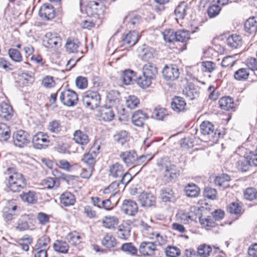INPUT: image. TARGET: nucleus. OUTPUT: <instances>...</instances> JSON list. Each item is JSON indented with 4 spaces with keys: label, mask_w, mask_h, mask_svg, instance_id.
I'll use <instances>...</instances> for the list:
<instances>
[{
    "label": "nucleus",
    "mask_w": 257,
    "mask_h": 257,
    "mask_svg": "<svg viewBox=\"0 0 257 257\" xmlns=\"http://www.w3.org/2000/svg\"><path fill=\"white\" fill-rule=\"evenodd\" d=\"M142 72L143 76L138 78L137 83L142 88H147L150 86L152 80L156 79L157 68L154 64L148 62L144 65Z\"/></svg>",
    "instance_id": "f257e3e1"
},
{
    "label": "nucleus",
    "mask_w": 257,
    "mask_h": 257,
    "mask_svg": "<svg viewBox=\"0 0 257 257\" xmlns=\"http://www.w3.org/2000/svg\"><path fill=\"white\" fill-rule=\"evenodd\" d=\"M200 131L206 142L216 143L221 133L215 130L214 125L210 121H204L200 126Z\"/></svg>",
    "instance_id": "f03ea898"
},
{
    "label": "nucleus",
    "mask_w": 257,
    "mask_h": 257,
    "mask_svg": "<svg viewBox=\"0 0 257 257\" xmlns=\"http://www.w3.org/2000/svg\"><path fill=\"white\" fill-rule=\"evenodd\" d=\"M100 95L97 90H87L83 93L82 96L83 105L86 108L90 109L98 107L100 105Z\"/></svg>",
    "instance_id": "7ed1b4c3"
},
{
    "label": "nucleus",
    "mask_w": 257,
    "mask_h": 257,
    "mask_svg": "<svg viewBox=\"0 0 257 257\" xmlns=\"http://www.w3.org/2000/svg\"><path fill=\"white\" fill-rule=\"evenodd\" d=\"M59 99L63 105L73 106L77 103L78 97L74 91L68 89L62 91L60 93Z\"/></svg>",
    "instance_id": "20e7f679"
},
{
    "label": "nucleus",
    "mask_w": 257,
    "mask_h": 257,
    "mask_svg": "<svg viewBox=\"0 0 257 257\" xmlns=\"http://www.w3.org/2000/svg\"><path fill=\"white\" fill-rule=\"evenodd\" d=\"M14 144L19 148H24L30 143L29 134L22 130H18L13 135Z\"/></svg>",
    "instance_id": "39448f33"
},
{
    "label": "nucleus",
    "mask_w": 257,
    "mask_h": 257,
    "mask_svg": "<svg viewBox=\"0 0 257 257\" xmlns=\"http://www.w3.org/2000/svg\"><path fill=\"white\" fill-rule=\"evenodd\" d=\"M43 45L49 49L56 48L61 46V39L56 33H47L43 40Z\"/></svg>",
    "instance_id": "423d86ee"
},
{
    "label": "nucleus",
    "mask_w": 257,
    "mask_h": 257,
    "mask_svg": "<svg viewBox=\"0 0 257 257\" xmlns=\"http://www.w3.org/2000/svg\"><path fill=\"white\" fill-rule=\"evenodd\" d=\"M100 145L97 143H94L90 148L88 153L85 154L82 159V161L88 166V167L94 168L95 163V158L99 153Z\"/></svg>",
    "instance_id": "0eeeda50"
},
{
    "label": "nucleus",
    "mask_w": 257,
    "mask_h": 257,
    "mask_svg": "<svg viewBox=\"0 0 257 257\" xmlns=\"http://www.w3.org/2000/svg\"><path fill=\"white\" fill-rule=\"evenodd\" d=\"M138 201L141 206L149 208L155 206L156 202V197L151 193L142 192L138 196Z\"/></svg>",
    "instance_id": "6e6552de"
},
{
    "label": "nucleus",
    "mask_w": 257,
    "mask_h": 257,
    "mask_svg": "<svg viewBox=\"0 0 257 257\" xmlns=\"http://www.w3.org/2000/svg\"><path fill=\"white\" fill-rule=\"evenodd\" d=\"M86 12L88 14L98 19L103 15L104 7L103 5L95 1H91L86 8Z\"/></svg>",
    "instance_id": "1a4fd4ad"
},
{
    "label": "nucleus",
    "mask_w": 257,
    "mask_h": 257,
    "mask_svg": "<svg viewBox=\"0 0 257 257\" xmlns=\"http://www.w3.org/2000/svg\"><path fill=\"white\" fill-rule=\"evenodd\" d=\"M161 171L163 174L164 180L166 182L171 181L176 178L177 168L175 164L168 162L164 165H162Z\"/></svg>",
    "instance_id": "9d476101"
},
{
    "label": "nucleus",
    "mask_w": 257,
    "mask_h": 257,
    "mask_svg": "<svg viewBox=\"0 0 257 257\" xmlns=\"http://www.w3.org/2000/svg\"><path fill=\"white\" fill-rule=\"evenodd\" d=\"M121 210L124 214L134 216L138 212V206L135 201L131 199H125L123 201Z\"/></svg>",
    "instance_id": "9b49d317"
},
{
    "label": "nucleus",
    "mask_w": 257,
    "mask_h": 257,
    "mask_svg": "<svg viewBox=\"0 0 257 257\" xmlns=\"http://www.w3.org/2000/svg\"><path fill=\"white\" fill-rule=\"evenodd\" d=\"M47 134L39 132L33 138L32 142L34 147L37 149H45L47 147V145H46L45 143L49 142Z\"/></svg>",
    "instance_id": "f8f14e48"
},
{
    "label": "nucleus",
    "mask_w": 257,
    "mask_h": 257,
    "mask_svg": "<svg viewBox=\"0 0 257 257\" xmlns=\"http://www.w3.org/2000/svg\"><path fill=\"white\" fill-rule=\"evenodd\" d=\"M137 51L139 57L144 61H149L153 59L155 53L153 48L146 45L139 47Z\"/></svg>",
    "instance_id": "ddd939ff"
},
{
    "label": "nucleus",
    "mask_w": 257,
    "mask_h": 257,
    "mask_svg": "<svg viewBox=\"0 0 257 257\" xmlns=\"http://www.w3.org/2000/svg\"><path fill=\"white\" fill-rule=\"evenodd\" d=\"M189 39L190 35L188 31H178V49L180 51L182 52L186 49V42Z\"/></svg>",
    "instance_id": "4468645a"
},
{
    "label": "nucleus",
    "mask_w": 257,
    "mask_h": 257,
    "mask_svg": "<svg viewBox=\"0 0 257 257\" xmlns=\"http://www.w3.org/2000/svg\"><path fill=\"white\" fill-rule=\"evenodd\" d=\"M162 74L164 78L170 82L174 81L176 80L177 77V66L175 64H171L170 66L166 65L162 71Z\"/></svg>",
    "instance_id": "2eb2a0df"
},
{
    "label": "nucleus",
    "mask_w": 257,
    "mask_h": 257,
    "mask_svg": "<svg viewBox=\"0 0 257 257\" xmlns=\"http://www.w3.org/2000/svg\"><path fill=\"white\" fill-rule=\"evenodd\" d=\"M119 158L127 166L133 165L137 158V155L134 151H126L121 152L119 155Z\"/></svg>",
    "instance_id": "dca6fc26"
},
{
    "label": "nucleus",
    "mask_w": 257,
    "mask_h": 257,
    "mask_svg": "<svg viewBox=\"0 0 257 257\" xmlns=\"http://www.w3.org/2000/svg\"><path fill=\"white\" fill-rule=\"evenodd\" d=\"M5 176L8 183L18 182L19 180H26L22 174L16 172L15 169L12 168H9L7 169L5 173Z\"/></svg>",
    "instance_id": "f3484780"
},
{
    "label": "nucleus",
    "mask_w": 257,
    "mask_h": 257,
    "mask_svg": "<svg viewBox=\"0 0 257 257\" xmlns=\"http://www.w3.org/2000/svg\"><path fill=\"white\" fill-rule=\"evenodd\" d=\"M39 15L43 19L51 20L55 17V11L51 5L45 4L41 7Z\"/></svg>",
    "instance_id": "a211bd4d"
},
{
    "label": "nucleus",
    "mask_w": 257,
    "mask_h": 257,
    "mask_svg": "<svg viewBox=\"0 0 257 257\" xmlns=\"http://www.w3.org/2000/svg\"><path fill=\"white\" fill-rule=\"evenodd\" d=\"M156 250V245L152 242L143 241L140 245L139 251L144 255H151Z\"/></svg>",
    "instance_id": "6ab92c4d"
},
{
    "label": "nucleus",
    "mask_w": 257,
    "mask_h": 257,
    "mask_svg": "<svg viewBox=\"0 0 257 257\" xmlns=\"http://www.w3.org/2000/svg\"><path fill=\"white\" fill-rule=\"evenodd\" d=\"M148 118L146 113L141 110L136 111L132 117V123L136 126L141 127L144 125V121Z\"/></svg>",
    "instance_id": "aec40b11"
},
{
    "label": "nucleus",
    "mask_w": 257,
    "mask_h": 257,
    "mask_svg": "<svg viewBox=\"0 0 257 257\" xmlns=\"http://www.w3.org/2000/svg\"><path fill=\"white\" fill-rule=\"evenodd\" d=\"M73 140L76 143L81 146H85L89 142L88 135L80 130L75 131L73 133Z\"/></svg>",
    "instance_id": "412c9836"
},
{
    "label": "nucleus",
    "mask_w": 257,
    "mask_h": 257,
    "mask_svg": "<svg viewBox=\"0 0 257 257\" xmlns=\"http://www.w3.org/2000/svg\"><path fill=\"white\" fill-rule=\"evenodd\" d=\"M139 38V33L137 31H130L122 39L123 44L130 47L133 46L138 41Z\"/></svg>",
    "instance_id": "4be33fe9"
},
{
    "label": "nucleus",
    "mask_w": 257,
    "mask_h": 257,
    "mask_svg": "<svg viewBox=\"0 0 257 257\" xmlns=\"http://www.w3.org/2000/svg\"><path fill=\"white\" fill-rule=\"evenodd\" d=\"M99 116L104 121H110L113 119L114 114L111 107H102L99 110Z\"/></svg>",
    "instance_id": "5701e85b"
},
{
    "label": "nucleus",
    "mask_w": 257,
    "mask_h": 257,
    "mask_svg": "<svg viewBox=\"0 0 257 257\" xmlns=\"http://www.w3.org/2000/svg\"><path fill=\"white\" fill-rule=\"evenodd\" d=\"M131 225L125 222L120 224L117 228V234L119 238L126 240L130 236Z\"/></svg>",
    "instance_id": "b1692460"
},
{
    "label": "nucleus",
    "mask_w": 257,
    "mask_h": 257,
    "mask_svg": "<svg viewBox=\"0 0 257 257\" xmlns=\"http://www.w3.org/2000/svg\"><path fill=\"white\" fill-rule=\"evenodd\" d=\"M184 192L186 195L190 198L198 197L200 194V189L194 183H189L184 188Z\"/></svg>",
    "instance_id": "393cba45"
},
{
    "label": "nucleus",
    "mask_w": 257,
    "mask_h": 257,
    "mask_svg": "<svg viewBox=\"0 0 257 257\" xmlns=\"http://www.w3.org/2000/svg\"><path fill=\"white\" fill-rule=\"evenodd\" d=\"M164 40L166 43H168L170 47L175 45L177 42V32H174L172 30H166L162 33Z\"/></svg>",
    "instance_id": "a878e982"
},
{
    "label": "nucleus",
    "mask_w": 257,
    "mask_h": 257,
    "mask_svg": "<svg viewBox=\"0 0 257 257\" xmlns=\"http://www.w3.org/2000/svg\"><path fill=\"white\" fill-rule=\"evenodd\" d=\"M244 26L246 32L250 34H254L257 31V17H252L248 19Z\"/></svg>",
    "instance_id": "bb28decb"
},
{
    "label": "nucleus",
    "mask_w": 257,
    "mask_h": 257,
    "mask_svg": "<svg viewBox=\"0 0 257 257\" xmlns=\"http://www.w3.org/2000/svg\"><path fill=\"white\" fill-rule=\"evenodd\" d=\"M54 250L61 253H66L69 250V246L66 241L56 240L53 244Z\"/></svg>",
    "instance_id": "cd10ccee"
},
{
    "label": "nucleus",
    "mask_w": 257,
    "mask_h": 257,
    "mask_svg": "<svg viewBox=\"0 0 257 257\" xmlns=\"http://www.w3.org/2000/svg\"><path fill=\"white\" fill-rule=\"evenodd\" d=\"M226 42L228 46L233 49L240 47L242 44L241 36L237 34H232L229 36Z\"/></svg>",
    "instance_id": "c85d7f7f"
},
{
    "label": "nucleus",
    "mask_w": 257,
    "mask_h": 257,
    "mask_svg": "<svg viewBox=\"0 0 257 257\" xmlns=\"http://www.w3.org/2000/svg\"><path fill=\"white\" fill-rule=\"evenodd\" d=\"M123 172V166L118 163H116L109 167V175L114 178L121 177Z\"/></svg>",
    "instance_id": "c756f323"
},
{
    "label": "nucleus",
    "mask_w": 257,
    "mask_h": 257,
    "mask_svg": "<svg viewBox=\"0 0 257 257\" xmlns=\"http://www.w3.org/2000/svg\"><path fill=\"white\" fill-rule=\"evenodd\" d=\"M80 43L77 39L69 38L67 39L65 47L70 53H77L79 51Z\"/></svg>",
    "instance_id": "7c9ffc66"
},
{
    "label": "nucleus",
    "mask_w": 257,
    "mask_h": 257,
    "mask_svg": "<svg viewBox=\"0 0 257 257\" xmlns=\"http://www.w3.org/2000/svg\"><path fill=\"white\" fill-rule=\"evenodd\" d=\"M1 115L7 120L10 119L13 114L12 107L8 103L0 101Z\"/></svg>",
    "instance_id": "2f4dec72"
},
{
    "label": "nucleus",
    "mask_w": 257,
    "mask_h": 257,
    "mask_svg": "<svg viewBox=\"0 0 257 257\" xmlns=\"http://www.w3.org/2000/svg\"><path fill=\"white\" fill-rule=\"evenodd\" d=\"M50 237L47 235H44L38 239L35 248L45 249L46 251H47L50 248Z\"/></svg>",
    "instance_id": "473e14b6"
},
{
    "label": "nucleus",
    "mask_w": 257,
    "mask_h": 257,
    "mask_svg": "<svg viewBox=\"0 0 257 257\" xmlns=\"http://www.w3.org/2000/svg\"><path fill=\"white\" fill-rule=\"evenodd\" d=\"M160 197L163 202L175 200L174 191L170 188H164L160 191Z\"/></svg>",
    "instance_id": "72a5a7b5"
},
{
    "label": "nucleus",
    "mask_w": 257,
    "mask_h": 257,
    "mask_svg": "<svg viewBox=\"0 0 257 257\" xmlns=\"http://www.w3.org/2000/svg\"><path fill=\"white\" fill-rule=\"evenodd\" d=\"M220 107L225 110H229L234 108L233 99L229 96L222 97L219 100Z\"/></svg>",
    "instance_id": "f704fd0d"
},
{
    "label": "nucleus",
    "mask_w": 257,
    "mask_h": 257,
    "mask_svg": "<svg viewBox=\"0 0 257 257\" xmlns=\"http://www.w3.org/2000/svg\"><path fill=\"white\" fill-rule=\"evenodd\" d=\"M60 199L61 203L65 206L73 205L75 202V196L69 192L63 193Z\"/></svg>",
    "instance_id": "c9c22d12"
},
{
    "label": "nucleus",
    "mask_w": 257,
    "mask_h": 257,
    "mask_svg": "<svg viewBox=\"0 0 257 257\" xmlns=\"http://www.w3.org/2000/svg\"><path fill=\"white\" fill-rule=\"evenodd\" d=\"M230 180V176L226 174H223L221 176L216 177L214 180L215 184L223 188H226L229 186L228 182Z\"/></svg>",
    "instance_id": "e433bc0d"
},
{
    "label": "nucleus",
    "mask_w": 257,
    "mask_h": 257,
    "mask_svg": "<svg viewBox=\"0 0 257 257\" xmlns=\"http://www.w3.org/2000/svg\"><path fill=\"white\" fill-rule=\"evenodd\" d=\"M135 73L134 71L128 69L121 72L120 79L126 85L130 84L133 78L135 77Z\"/></svg>",
    "instance_id": "4c0bfd02"
},
{
    "label": "nucleus",
    "mask_w": 257,
    "mask_h": 257,
    "mask_svg": "<svg viewBox=\"0 0 257 257\" xmlns=\"http://www.w3.org/2000/svg\"><path fill=\"white\" fill-rule=\"evenodd\" d=\"M20 197L25 202L34 204L37 201V196L35 192L29 191L20 195Z\"/></svg>",
    "instance_id": "58836bf2"
},
{
    "label": "nucleus",
    "mask_w": 257,
    "mask_h": 257,
    "mask_svg": "<svg viewBox=\"0 0 257 257\" xmlns=\"http://www.w3.org/2000/svg\"><path fill=\"white\" fill-rule=\"evenodd\" d=\"M183 94L190 99H193L197 95V91L195 90L194 85L192 82H188L187 86L183 90Z\"/></svg>",
    "instance_id": "ea45409f"
},
{
    "label": "nucleus",
    "mask_w": 257,
    "mask_h": 257,
    "mask_svg": "<svg viewBox=\"0 0 257 257\" xmlns=\"http://www.w3.org/2000/svg\"><path fill=\"white\" fill-rule=\"evenodd\" d=\"M26 186V180H19L18 182L8 183L9 188L14 192H19Z\"/></svg>",
    "instance_id": "a19ab883"
},
{
    "label": "nucleus",
    "mask_w": 257,
    "mask_h": 257,
    "mask_svg": "<svg viewBox=\"0 0 257 257\" xmlns=\"http://www.w3.org/2000/svg\"><path fill=\"white\" fill-rule=\"evenodd\" d=\"M102 244L107 247H113L116 244V240L111 234H106L101 240Z\"/></svg>",
    "instance_id": "79ce46f5"
},
{
    "label": "nucleus",
    "mask_w": 257,
    "mask_h": 257,
    "mask_svg": "<svg viewBox=\"0 0 257 257\" xmlns=\"http://www.w3.org/2000/svg\"><path fill=\"white\" fill-rule=\"evenodd\" d=\"M10 137V129L4 123H0V141H6Z\"/></svg>",
    "instance_id": "37998d69"
},
{
    "label": "nucleus",
    "mask_w": 257,
    "mask_h": 257,
    "mask_svg": "<svg viewBox=\"0 0 257 257\" xmlns=\"http://www.w3.org/2000/svg\"><path fill=\"white\" fill-rule=\"evenodd\" d=\"M249 73L247 68H241L234 72V77L236 80L239 81H244L246 80Z\"/></svg>",
    "instance_id": "c03bdc74"
},
{
    "label": "nucleus",
    "mask_w": 257,
    "mask_h": 257,
    "mask_svg": "<svg viewBox=\"0 0 257 257\" xmlns=\"http://www.w3.org/2000/svg\"><path fill=\"white\" fill-rule=\"evenodd\" d=\"M119 184V183L118 182L114 181L111 183L107 188H105L103 190V192L104 194L112 193L110 196V198H112L115 195H118V190H117V188L118 187Z\"/></svg>",
    "instance_id": "a18cd8bd"
},
{
    "label": "nucleus",
    "mask_w": 257,
    "mask_h": 257,
    "mask_svg": "<svg viewBox=\"0 0 257 257\" xmlns=\"http://www.w3.org/2000/svg\"><path fill=\"white\" fill-rule=\"evenodd\" d=\"M41 184L44 187L51 189L54 187H58L59 186V182L56 178L47 177L42 180Z\"/></svg>",
    "instance_id": "49530a36"
},
{
    "label": "nucleus",
    "mask_w": 257,
    "mask_h": 257,
    "mask_svg": "<svg viewBox=\"0 0 257 257\" xmlns=\"http://www.w3.org/2000/svg\"><path fill=\"white\" fill-rule=\"evenodd\" d=\"M212 251L211 247L206 244L200 245L197 248V253L201 257H208Z\"/></svg>",
    "instance_id": "de8ad7c7"
},
{
    "label": "nucleus",
    "mask_w": 257,
    "mask_h": 257,
    "mask_svg": "<svg viewBox=\"0 0 257 257\" xmlns=\"http://www.w3.org/2000/svg\"><path fill=\"white\" fill-rule=\"evenodd\" d=\"M236 165L238 170L241 172L247 171L249 166H250L249 163L247 161L245 156L244 157H240L239 160L237 162Z\"/></svg>",
    "instance_id": "09e8293b"
},
{
    "label": "nucleus",
    "mask_w": 257,
    "mask_h": 257,
    "mask_svg": "<svg viewBox=\"0 0 257 257\" xmlns=\"http://www.w3.org/2000/svg\"><path fill=\"white\" fill-rule=\"evenodd\" d=\"M103 225L107 228H114L117 224V219L113 216H105L102 221Z\"/></svg>",
    "instance_id": "8fccbe9b"
},
{
    "label": "nucleus",
    "mask_w": 257,
    "mask_h": 257,
    "mask_svg": "<svg viewBox=\"0 0 257 257\" xmlns=\"http://www.w3.org/2000/svg\"><path fill=\"white\" fill-rule=\"evenodd\" d=\"M120 249L126 253L131 255L136 254L137 252V248L131 242L122 244Z\"/></svg>",
    "instance_id": "3c124183"
},
{
    "label": "nucleus",
    "mask_w": 257,
    "mask_h": 257,
    "mask_svg": "<svg viewBox=\"0 0 257 257\" xmlns=\"http://www.w3.org/2000/svg\"><path fill=\"white\" fill-rule=\"evenodd\" d=\"M114 140L121 145H123L128 140V134L125 131H121L114 136Z\"/></svg>",
    "instance_id": "603ef678"
},
{
    "label": "nucleus",
    "mask_w": 257,
    "mask_h": 257,
    "mask_svg": "<svg viewBox=\"0 0 257 257\" xmlns=\"http://www.w3.org/2000/svg\"><path fill=\"white\" fill-rule=\"evenodd\" d=\"M48 129L51 133L58 134L62 130V126L59 121L55 120L49 122Z\"/></svg>",
    "instance_id": "864d4df0"
},
{
    "label": "nucleus",
    "mask_w": 257,
    "mask_h": 257,
    "mask_svg": "<svg viewBox=\"0 0 257 257\" xmlns=\"http://www.w3.org/2000/svg\"><path fill=\"white\" fill-rule=\"evenodd\" d=\"M199 222L201 224L206 227H213L216 225L215 220L212 216H207L206 218L199 217Z\"/></svg>",
    "instance_id": "5fc2aeb1"
},
{
    "label": "nucleus",
    "mask_w": 257,
    "mask_h": 257,
    "mask_svg": "<svg viewBox=\"0 0 257 257\" xmlns=\"http://www.w3.org/2000/svg\"><path fill=\"white\" fill-rule=\"evenodd\" d=\"M21 77L24 79L23 84L26 86L32 84L35 81L34 74L32 72H24L22 74Z\"/></svg>",
    "instance_id": "6e6d98bb"
},
{
    "label": "nucleus",
    "mask_w": 257,
    "mask_h": 257,
    "mask_svg": "<svg viewBox=\"0 0 257 257\" xmlns=\"http://www.w3.org/2000/svg\"><path fill=\"white\" fill-rule=\"evenodd\" d=\"M140 103L139 99L135 95H130L126 100V106L130 109H134Z\"/></svg>",
    "instance_id": "4d7b16f0"
},
{
    "label": "nucleus",
    "mask_w": 257,
    "mask_h": 257,
    "mask_svg": "<svg viewBox=\"0 0 257 257\" xmlns=\"http://www.w3.org/2000/svg\"><path fill=\"white\" fill-rule=\"evenodd\" d=\"M167 115V110L164 108H156L153 111V117L158 120H163Z\"/></svg>",
    "instance_id": "13d9d810"
},
{
    "label": "nucleus",
    "mask_w": 257,
    "mask_h": 257,
    "mask_svg": "<svg viewBox=\"0 0 257 257\" xmlns=\"http://www.w3.org/2000/svg\"><path fill=\"white\" fill-rule=\"evenodd\" d=\"M257 196V191L253 188H247L244 192L245 199L251 201L256 198Z\"/></svg>",
    "instance_id": "bf43d9fd"
},
{
    "label": "nucleus",
    "mask_w": 257,
    "mask_h": 257,
    "mask_svg": "<svg viewBox=\"0 0 257 257\" xmlns=\"http://www.w3.org/2000/svg\"><path fill=\"white\" fill-rule=\"evenodd\" d=\"M10 57L14 61L20 62L22 61V56L19 51L15 49H10L9 50Z\"/></svg>",
    "instance_id": "052dcab7"
},
{
    "label": "nucleus",
    "mask_w": 257,
    "mask_h": 257,
    "mask_svg": "<svg viewBox=\"0 0 257 257\" xmlns=\"http://www.w3.org/2000/svg\"><path fill=\"white\" fill-rule=\"evenodd\" d=\"M80 236L78 235L76 232H70L66 236V239L68 242L74 245H76L80 242Z\"/></svg>",
    "instance_id": "680f3d73"
},
{
    "label": "nucleus",
    "mask_w": 257,
    "mask_h": 257,
    "mask_svg": "<svg viewBox=\"0 0 257 257\" xmlns=\"http://www.w3.org/2000/svg\"><path fill=\"white\" fill-rule=\"evenodd\" d=\"M217 191L215 189L207 187L204 189L203 196L204 197L214 200L216 198Z\"/></svg>",
    "instance_id": "e2e57ef3"
},
{
    "label": "nucleus",
    "mask_w": 257,
    "mask_h": 257,
    "mask_svg": "<svg viewBox=\"0 0 257 257\" xmlns=\"http://www.w3.org/2000/svg\"><path fill=\"white\" fill-rule=\"evenodd\" d=\"M244 156L250 166H257V153L256 152L246 153Z\"/></svg>",
    "instance_id": "0e129e2a"
},
{
    "label": "nucleus",
    "mask_w": 257,
    "mask_h": 257,
    "mask_svg": "<svg viewBox=\"0 0 257 257\" xmlns=\"http://www.w3.org/2000/svg\"><path fill=\"white\" fill-rule=\"evenodd\" d=\"M201 66L203 71L208 73H211L215 68V64L212 61H203Z\"/></svg>",
    "instance_id": "69168bd1"
},
{
    "label": "nucleus",
    "mask_w": 257,
    "mask_h": 257,
    "mask_svg": "<svg viewBox=\"0 0 257 257\" xmlns=\"http://www.w3.org/2000/svg\"><path fill=\"white\" fill-rule=\"evenodd\" d=\"M235 63L234 56H228L223 59L221 64L223 67H232Z\"/></svg>",
    "instance_id": "338daca9"
},
{
    "label": "nucleus",
    "mask_w": 257,
    "mask_h": 257,
    "mask_svg": "<svg viewBox=\"0 0 257 257\" xmlns=\"http://www.w3.org/2000/svg\"><path fill=\"white\" fill-rule=\"evenodd\" d=\"M221 11V8L219 6L212 5L208 9L207 13L210 18H214L218 15Z\"/></svg>",
    "instance_id": "774afa93"
}]
</instances>
